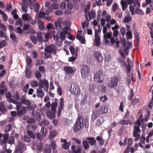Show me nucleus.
<instances>
[{"mask_svg":"<svg viewBox=\"0 0 153 153\" xmlns=\"http://www.w3.org/2000/svg\"><path fill=\"white\" fill-rule=\"evenodd\" d=\"M104 79V75H103L102 71L98 69L96 71L94 72V81L99 83H102Z\"/></svg>","mask_w":153,"mask_h":153,"instance_id":"1","label":"nucleus"},{"mask_svg":"<svg viewBox=\"0 0 153 153\" xmlns=\"http://www.w3.org/2000/svg\"><path fill=\"white\" fill-rule=\"evenodd\" d=\"M121 42L125 54L126 55H127L128 54L129 49L131 48L132 46V44L129 41L127 42L126 43L124 39L121 40Z\"/></svg>","mask_w":153,"mask_h":153,"instance_id":"2","label":"nucleus"},{"mask_svg":"<svg viewBox=\"0 0 153 153\" xmlns=\"http://www.w3.org/2000/svg\"><path fill=\"white\" fill-rule=\"evenodd\" d=\"M90 68L87 66L83 65L80 70L82 78L83 79L87 78L90 74Z\"/></svg>","mask_w":153,"mask_h":153,"instance_id":"3","label":"nucleus"},{"mask_svg":"<svg viewBox=\"0 0 153 153\" xmlns=\"http://www.w3.org/2000/svg\"><path fill=\"white\" fill-rule=\"evenodd\" d=\"M107 30L106 27L104 26L102 30L104 33L103 44L106 43L107 44L109 43V39H110L112 36L111 32L107 33Z\"/></svg>","mask_w":153,"mask_h":153,"instance_id":"4","label":"nucleus"},{"mask_svg":"<svg viewBox=\"0 0 153 153\" xmlns=\"http://www.w3.org/2000/svg\"><path fill=\"white\" fill-rule=\"evenodd\" d=\"M120 81L118 77L116 76H114L111 77L109 82L108 84L109 87L113 88L117 86Z\"/></svg>","mask_w":153,"mask_h":153,"instance_id":"5","label":"nucleus"},{"mask_svg":"<svg viewBox=\"0 0 153 153\" xmlns=\"http://www.w3.org/2000/svg\"><path fill=\"white\" fill-rule=\"evenodd\" d=\"M22 104L21 102L18 103L16 105L17 115L19 117L25 114L26 111V108L25 106H22Z\"/></svg>","mask_w":153,"mask_h":153,"instance_id":"6","label":"nucleus"},{"mask_svg":"<svg viewBox=\"0 0 153 153\" xmlns=\"http://www.w3.org/2000/svg\"><path fill=\"white\" fill-rule=\"evenodd\" d=\"M133 136L135 138V141H137L140 138V135L139 133L141 132V130L138 126H134L133 130Z\"/></svg>","mask_w":153,"mask_h":153,"instance_id":"7","label":"nucleus"},{"mask_svg":"<svg viewBox=\"0 0 153 153\" xmlns=\"http://www.w3.org/2000/svg\"><path fill=\"white\" fill-rule=\"evenodd\" d=\"M81 119H82L81 116L78 117L76 121L74 126L73 130L74 132L77 131L82 127L81 121Z\"/></svg>","mask_w":153,"mask_h":153,"instance_id":"8","label":"nucleus"},{"mask_svg":"<svg viewBox=\"0 0 153 153\" xmlns=\"http://www.w3.org/2000/svg\"><path fill=\"white\" fill-rule=\"evenodd\" d=\"M26 147L22 142H18V145L16 148V153H22L23 150L26 149Z\"/></svg>","mask_w":153,"mask_h":153,"instance_id":"9","label":"nucleus"},{"mask_svg":"<svg viewBox=\"0 0 153 153\" xmlns=\"http://www.w3.org/2000/svg\"><path fill=\"white\" fill-rule=\"evenodd\" d=\"M69 30V27L67 26H65L63 28L62 31H61L60 33V38L61 40H63L65 39L66 35L68 34V30Z\"/></svg>","mask_w":153,"mask_h":153,"instance_id":"10","label":"nucleus"},{"mask_svg":"<svg viewBox=\"0 0 153 153\" xmlns=\"http://www.w3.org/2000/svg\"><path fill=\"white\" fill-rule=\"evenodd\" d=\"M117 40H115V38L114 37H111L110 39H109V42L108 43L106 44V43L103 44L106 46H110L116 43V44L115 46V47L117 48L119 47V41H117Z\"/></svg>","mask_w":153,"mask_h":153,"instance_id":"11","label":"nucleus"},{"mask_svg":"<svg viewBox=\"0 0 153 153\" xmlns=\"http://www.w3.org/2000/svg\"><path fill=\"white\" fill-rule=\"evenodd\" d=\"M57 105V103L55 101L52 102L51 105V117H50V119H51V117L54 118L55 116V112L56 111V108Z\"/></svg>","mask_w":153,"mask_h":153,"instance_id":"12","label":"nucleus"},{"mask_svg":"<svg viewBox=\"0 0 153 153\" xmlns=\"http://www.w3.org/2000/svg\"><path fill=\"white\" fill-rule=\"evenodd\" d=\"M20 100L22 104H23L26 105V108L27 109L29 108V106L30 105L31 103L30 101L26 99V97L24 95H22L20 98Z\"/></svg>","mask_w":153,"mask_h":153,"instance_id":"13","label":"nucleus"},{"mask_svg":"<svg viewBox=\"0 0 153 153\" xmlns=\"http://www.w3.org/2000/svg\"><path fill=\"white\" fill-rule=\"evenodd\" d=\"M60 102L59 103L60 106L59 107L57 112V116L58 117L60 116L62 111L63 110L64 108V101L63 99L62 98H61L60 99Z\"/></svg>","mask_w":153,"mask_h":153,"instance_id":"14","label":"nucleus"},{"mask_svg":"<svg viewBox=\"0 0 153 153\" xmlns=\"http://www.w3.org/2000/svg\"><path fill=\"white\" fill-rule=\"evenodd\" d=\"M102 114L100 109H99L96 110L93 112L91 116V119L93 121H94L98 118L100 115Z\"/></svg>","mask_w":153,"mask_h":153,"instance_id":"15","label":"nucleus"},{"mask_svg":"<svg viewBox=\"0 0 153 153\" xmlns=\"http://www.w3.org/2000/svg\"><path fill=\"white\" fill-rule=\"evenodd\" d=\"M94 56L98 62H101L103 60V57L101 54L98 51H95L94 52Z\"/></svg>","mask_w":153,"mask_h":153,"instance_id":"16","label":"nucleus"},{"mask_svg":"<svg viewBox=\"0 0 153 153\" xmlns=\"http://www.w3.org/2000/svg\"><path fill=\"white\" fill-rule=\"evenodd\" d=\"M82 147L79 145L75 147L74 146H71V152L72 153H81V149Z\"/></svg>","mask_w":153,"mask_h":153,"instance_id":"17","label":"nucleus"},{"mask_svg":"<svg viewBox=\"0 0 153 153\" xmlns=\"http://www.w3.org/2000/svg\"><path fill=\"white\" fill-rule=\"evenodd\" d=\"M56 46L54 45H50L48 46V58L50 57V54L53 53V54H56Z\"/></svg>","mask_w":153,"mask_h":153,"instance_id":"18","label":"nucleus"},{"mask_svg":"<svg viewBox=\"0 0 153 153\" xmlns=\"http://www.w3.org/2000/svg\"><path fill=\"white\" fill-rule=\"evenodd\" d=\"M63 70L65 73L68 74H72L74 73L73 68L70 66H66L64 67Z\"/></svg>","mask_w":153,"mask_h":153,"instance_id":"19","label":"nucleus"},{"mask_svg":"<svg viewBox=\"0 0 153 153\" xmlns=\"http://www.w3.org/2000/svg\"><path fill=\"white\" fill-rule=\"evenodd\" d=\"M86 140L88 141L90 145L93 146L96 145V140L95 138L93 137H87L86 138Z\"/></svg>","mask_w":153,"mask_h":153,"instance_id":"20","label":"nucleus"},{"mask_svg":"<svg viewBox=\"0 0 153 153\" xmlns=\"http://www.w3.org/2000/svg\"><path fill=\"white\" fill-rule=\"evenodd\" d=\"M14 133V132L12 131L10 134V136L8 140V143L10 145L14 144L15 143L14 137L13 136V134Z\"/></svg>","mask_w":153,"mask_h":153,"instance_id":"21","label":"nucleus"},{"mask_svg":"<svg viewBox=\"0 0 153 153\" xmlns=\"http://www.w3.org/2000/svg\"><path fill=\"white\" fill-rule=\"evenodd\" d=\"M23 3L21 5L22 10L23 12L26 13L28 8V4L25 2V0H22Z\"/></svg>","mask_w":153,"mask_h":153,"instance_id":"22","label":"nucleus"},{"mask_svg":"<svg viewBox=\"0 0 153 153\" xmlns=\"http://www.w3.org/2000/svg\"><path fill=\"white\" fill-rule=\"evenodd\" d=\"M39 83L40 86L42 88H44L45 86L46 87V89H47L48 86V81L46 80H44L42 81L41 79L39 80Z\"/></svg>","mask_w":153,"mask_h":153,"instance_id":"23","label":"nucleus"},{"mask_svg":"<svg viewBox=\"0 0 153 153\" xmlns=\"http://www.w3.org/2000/svg\"><path fill=\"white\" fill-rule=\"evenodd\" d=\"M3 139L2 141V144L3 145L7 143L8 141V139L9 137V134L8 133L6 132L3 135Z\"/></svg>","mask_w":153,"mask_h":153,"instance_id":"24","label":"nucleus"},{"mask_svg":"<svg viewBox=\"0 0 153 153\" xmlns=\"http://www.w3.org/2000/svg\"><path fill=\"white\" fill-rule=\"evenodd\" d=\"M41 87L39 86V87L37 88L36 92L38 94L37 96L39 97L42 98L44 96L43 91L41 89Z\"/></svg>","mask_w":153,"mask_h":153,"instance_id":"25","label":"nucleus"},{"mask_svg":"<svg viewBox=\"0 0 153 153\" xmlns=\"http://www.w3.org/2000/svg\"><path fill=\"white\" fill-rule=\"evenodd\" d=\"M22 18L25 21H29L32 19L31 16L28 13H25L22 15Z\"/></svg>","mask_w":153,"mask_h":153,"instance_id":"26","label":"nucleus"},{"mask_svg":"<svg viewBox=\"0 0 153 153\" xmlns=\"http://www.w3.org/2000/svg\"><path fill=\"white\" fill-rule=\"evenodd\" d=\"M118 123L121 125H128V124L131 125L132 124V122L129 120H122L119 121Z\"/></svg>","mask_w":153,"mask_h":153,"instance_id":"27","label":"nucleus"},{"mask_svg":"<svg viewBox=\"0 0 153 153\" xmlns=\"http://www.w3.org/2000/svg\"><path fill=\"white\" fill-rule=\"evenodd\" d=\"M86 14L88 17L89 18L90 20L91 19V18L94 19L95 16V11L94 10H92L90 12L87 13Z\"/></svg>","mask_w":153,"mask_h":153,"instance_id":"28","label":"nucleus"},{"mask_svg":"<svg viewBox=\"0 0 153 153\" xmlns=\"http://www.w3.org/2000/svg\"><path fill=\"white\" fill-rule=\"evenodd\" d=\"M102 114L106 113L108 111V108L105 105H102L99 108Z\"/></svg>","mask_w":153,"mask_h":153,"instance_id":"29","label":"nucleus"},{"mask_svg":"<svg viewBox=\"0 0 153 153\" xmlns=\"http://www.w3.org/2000/svg\"><path fill=\"white\" fill-rule=\"evenodd\" d=\"M95 45L97 46H99L101 45L100 43V38L99 35H95Z\"/></svg>","mask_w":153,"mask_h":153,"instance_id":"30","label":"nucleus"},{"mask_svg":"<svg viewBox=\"0 0 153 153\" xmlns=\"http://www.w3.org/2000/svg\"><path fill=\"white\" fill-rule=\"evenodd\" d=\"M134 38L136 40L137 45H139V40L140 39V36L138 32L137 31H135L134 33Z\"/></svg>","mask_w":153,"mask_h":153,"instance_id":"31","label":"nucleus"},{"mask_svg":"<svg viewBox=\"0 0 153 153\" xmlns=\"http://www.w3.org/2000/svg\"><path fill=\"white\" fill-rule=\"evenodd\" d=\"M26 62L27 65L30 67L32 66L33 65L32 60L30 57L27 56L26 57Z\"/></svg>","mask_w":153,"mask_h":153,"instance_id":"32","label":"nucleus"},{"mask_svg":"<svg viewBox=\"0 0 153 153\" xmlns=\"http://www.w3.org/2000/svg\"><path fill=\"white\" fill-rule=\"evenodd\" d=\"M73 86L74 85V88H75L76 89V93L75 94H79L80 92V91L79 89V85L77 84L74 83H72Z\"/></svg>","mask_w":153,"mask_h":153,"instance_id":"33","label":"nucleus"},{"mask_svg":"<svg viewBox=\"0 0 153 153\" xmlns=\"http://www.w3.org/2000/svg\"><path fill=\"white\" fill-rule=\"evenodd\" d=\"M48 146L53 150V152L55 153L56 152V151L55 150L56 148V146L54 141L53 140L51 141V144Z\"/></svg>","mask_w":153,"mask_h":153,"instance_id":"34","label":"nucleus"},{"mask_svg":"<svg viewBox=\"0 0 153 153\" xmlns=\"http://www.w3.org/2000/svg\"><path fill=\"white\" fill-rule=\"evenodd\" d=\"M37 40L39 42H42L43 41L42 34L41 32H38L36 34Z\"/></svg>","mask_w":153,"mask_h":153,"instance_id":"35","label":"nucleus"},{"mask_svg":"<svg viewBox=\"0 0 153 153\" xmlns=\"http://www.w3.org/2000/svg\"><path fill=\"white\" fill-rule=\"evenodd\" d=\"M82 144L84 149L86 150L89 148V142L87 140H84L82 142Z\"/></svg>","mask_w":153,"mask_h":153,"instance_id":"36","label":"nucleus"},{"mask_svg":"<svg viewBox=\"0 0 153 153\" xmlns=\"http://www.w3.org/2000/svg\"><path fill=\"white\" fill-rule=\"evenodd\" d=\"M69 50L71 53L73 54H75L76 55V54H77L78 48H76V50H75V48L72 46H70L69 47Z\"/></svg>","mask_w":153,"mask_h":153,"instance_id":"37","label":"nucleus"},{"mask_svg":"<svg viewBox=\"0 0 153 153\" xmlns=\"http://www.w3.org/2000/svg\"><path fill=\"white\" fill-rule=\"evenodd\" d=\"M121 4L122 6V10L123 11L125 10L128 7V4L126 1L123 0L121 1Z\"/></svg>","mask_w":153,"mask_h":153,"instance_id":"38","label":"nucleus"},{"mask_svg":"<svg viewBox=\"0 0 153 153\" xmlns=\"http://www.w3.org/2000/svg\"><path fill=\"white\" fill-rule=\"evenodd\" d=\"M10 37L11 39L14 42H17L19 41L18 38L16 36L15 34L13 33L10 34Z\"/></svg>","mask_w":153,"mask_h":153,"instance_id":"39","label":"nucleus"},{"mask_svg":"<svg viewBox=\"0 0 153 153\" xmlns=\"http://www.w3.org/2000/svg\"><path fill=\"white\" fill-rule=\"evenodd\" d=\"M39 8L40 5L38 3L36 2L34 4L33 6V9L35 12H38L39 10Z\"/></svg>","mask_w":153,"mask_h":153,"instance_id":"40","label":"nucleus"},{"mask_svg":"<svg viewBox=\"0 0 153 153\" xmlns=\"http://www.w3.org/2000/svg\"><path fill=\"white\" fill-rule=\"evenodd\" d=\"M96 140L99 142V144L100 145H102L104 143L103 139L100 136H98L96 137Z\"/></svg>","mask_w":153,"mask_h":153,"instance_id":"41","label":"nucleus"},{"mask_svg":"<svg viewBox=\"0 0 153 153\" xmlns=\"http://www.w3.org/2000/svg\"><path fill=\"white\" fill-rule=\"evenodd\" d=\"M25 72L26 77L28 78H31V77L32 72L30 70L26 69Z\"/></svg>","mask_w":153,"mask_h":153,"instance_id":"42","label":"nucleus"},{"mask_svg":"<svg viewBox=\"0 0 153 153\" xmlns=\"http://www.w3.org/2000/svg\"><path fill=\"white\" fill-rule=\"evenodd\" d=\"M71 143L70 142L64 143L62 145V148L65 149H69L71 145Z\"/></svg>","mask_w":153,"mask_h":153,"instance_id":"43","label":"nucleus"},{"mask_svg":"<svg viewBox=\"0 0 153 153\" xmlns=\"http://www.w3.org/2000/svg\"><path fill=\"white\" fill-rule=\"evenodd\" d=\"M29 37L33 44H37V39H36L35 36L30 35V36Z\"/></svg>","mask_w":153,"mask_h":153,"instance_id":"44","label":"nucleus"},{"mask_svg":"<svg viewBox=\"0 0 153 153\" xmlns=\"http://www.w3.org/2000/svg\"><path fill=\"white\" fill-rule=\"evenodd\" d=\"M90 7V5L87 4L85 6V9L84 10V12L85 13V17L86 20H88V16H87V15L86 14L87 13V12L89 10Z\"/></svg>","mask_w":153,"mask_h":153,"instance_id":"45","label":"nucleus"},{"mask_svg":"<svg viewBox=\"0 0 153 153\" xmlns=\"http://www.w3.org/2000/svg\"><path fill=\"white\" fill-rule=\"evenodd\" d=\"M35 76L39 80H41V75L40 73L38 70L35 71Z\"/></svg>","mask_w":153,"mask_h":153,"instance_id":"46","label":"nucleus"},{"mask_svg":"<svg viewBox=\"0 0 153 153\" xmlns=\"http://www.w3.org/2000/svg\"><path fill=\"white\" fill-rule=\"evenodd\" d=\"M135 13L137 14H139L141 15H143L144 14V13L142 10L140 9H138V8H137L135 10Z\"/></svg>","mask_w":153,"mask_h":153,"instance_id":"47","label":"nucleus"},{"mask_svg":"<svg viewBox=\"0 0 153 153\" xmlns=\"http://www.w3.org/2000/svg\"><path fill=\"white\" fill-rule=\"evenodd\" d=\"M56 132L55 131H52L50 132L49 135V139H51L56 135Z\"/></svg>","mask_w":153,"mask_h":153,"instance_id":"48","label":"nucleus"},{"mask_svg":"<svg viewBox=\"0 0 153 153\" xmlns=\"http://www.w3.org/2000/svg\"><path fill=\"white\" fill-rule=\"evenodd\" d=\"M33 117H35L36 120L38 121H40L41 120V115L39 113H36Z\"/></svg>","mask_w":153,"mask_h":153,"instance_id":"49","label":"nucleus"},{"mask_svg":"<svg viewBox=\"0 0 153 153\" xmlns=\"http://www.w3.org/2000/svg\"><path fill=\"white\" fill-rule=\"evenodd\" d=\"M13 97L15 98V100H19L20 96L18 92L16 91L14 93Z\"/></svg>","mask_w":153,"mask_h":153,"instance_id":"50","label":"nucleus"},{"mask_svg":"<svg viewBox=\"0 0 153 153\" xmlns=\"http://www.w3.org/2000/svg\"><path fill=\"white\" fill-rule=\"evenodd\" d=\"M27 134L32 139H34L35 138V135L30 130H28L27 131Z\"/></svg>","mask_w":153,"mask_h":153,"instance_id":"51","label":"nucleus"},{"mask_svg":"<svg viewBox=\"0 0 153 153\" xmlns=\"http://www.w3.org/2000/svg\"><path fill=\"white\" fill-rule=\"evenodd\" d=\"M16 25L22 27L23 25L22 21L21 18L19 19L16 22Z\"/></svg>","mask_w":153,"mask_h":153,"instance_id":"52","label":"nucleus"},{"mask_svg":"<svg viewBox=\"0 0 153 153\" xmlns=\"http://www.w3.org/2000/svg\"><path fill=\"white\" fill-rule=\"evenodd\" d=\"M12 125L11 124H9L8 125L6 126L5 128L4 132H7L10 131L12 129Z\"/></svg>","mask_w":153,"mask_h":153,"instance_id":"53","label":"nucleus"},{"mask_svg":"<svg viewBox=\"0 0 153 153\" xmlns=\"http://www.w3.org/2000/svg\"><path fill=\"white\" fill-rule=\"evenodd\" d=\"M41 133L42 134L43 136H45L47 134L46 129L44 127H42L41 130Z\"/></svg>","mask_w":153,"mask_h":153,"instance_id":"54","label":"nucleus"},{"mask_svg":"<svg viewBox=\"0 0 153 153\" xmlns=\"http://www.w3.org/2000/svg\"><path fill=\"white\" fill-rule=\"evenodd\" d=\"M126 37L128 39H131L132 38V33L131 31H128L126 34Z\"/></svg>","mask_w":153,"mask_h":153,"instance_id":"55","label":"nucleus"},{"mask_svg":"<svg viewBox=\"0 0 153 153\" xmlns=\"http://www.w3.org/2000/svg\"><path fill=\"white\" fill-rule=\"evenodd\" d=\"M45 15V14L44 12H40L38 14H37L36 15V17L37 19L42 18Z\"/></svg>","mask_w":153,"mask_h":153,"instance_id":"56","label":"nucleus"},{"mask_svg":"<svg viewBox=\"0 0 153 153\" xmlns=\"http://www.w3.org/2000/svg\"><path fill=\"white\" fill-rule=\"evenodd\" d=\"M133 3L134 6L137 8H139L140 6V4L138 0L134 1Z\"/></svg>","mask_w":153,"mask_h":153,"instance_id":"57","label":"nucleus"},{"mask_svg":"<svg viewBox=\"0 0 153 153\" xmlns=\"http://www.w3.org/2000/svg\"><path fill=\"white\" fill-rule=\"evenodd\" d=\"M30 84L32 87H37L39 86V83L37 81H33L30 82Z\"/></svg>","mask_w":153,"mask_h":153,"instance_id":"58","label":"nucleus"},{"mask_svg":"<svg viewBox=\"0 0 153 153\" xmlns=\"http://www.w3.org/2000/svg\"><path fill=\"white\" fill-rule=\"evenodd\" d=\"M29 84L27 83L25 86L22 89V91L25 93H26L27 92V90L29 88Z\"/></svg>","mask_w":153,"mask_h":153,"instance_id":"59","label":"nucleus"},{"mask_svg":"<svg viewBox=\"0 0 153 153\" xmlns=\"http://www.w3.org/2000/svg\"><path fill=\"white\" fill-rule=\"evenodd\" d=\"M15 31L18 33L22 34L23 33V31L21 28L19 27H17L15 29Z\"/></svg>","mask_w":153,"mask_h":153,"instance_id":"60","label":"nucleus"},{"mask_svg":"<svg viewBox=\"0 0 153 153\" xmlns=\"http://www.w3.org/2000/svg\"><path fill=\"white\" fill-rule=\"evenodd\" d=\"M0 111L3 112L6 111V107L3 104H0Z\"/></svg>","mask_w":153,"mask_h":153,"instance_id":"61","label":"nucleus"},{"mask_svg":"<svg viewBox=\"0 0 153 153\" xmlns=\"http://www.w3.org/2000/svg\"><path fill=\"white\" fill-rule=\"evenodd\" d=\"M43 144L41 143H39L37 146V149L39 152H41L42 150Z\"/></svg>","mask_w":153,"mask_h":153,"instance_id":"62","label":"nucleus"},{"mask_svg":"<svg viewBox=\"0 0 153 153\" xmlns=\"http://www.w3.org/2000/svg\"><path fill=\"white\" fill-rule=\"evenodd\" d=\"M134 94L133 93V91L132 89H131L130 92V94L128 97V99L129 100H131V99L134 97Z\"/></svg>","mask_w":153,"mask_h":153,"instance_id":"63","label":"nucleus"},{"mask_svg":"<svg viewBox=\"0 0 153 153\" xmlns=\"http://www.w3.org/2000/svg\"><path fill=\"white\" fill-rule=\"evenodd\" d=\"M107 97L106 95L102 96L100 97V100H101L103 103L107 100Z\"/></svg>","mask_w":153,"mask_h":153,"instance_id":"64","label":"nucleus"}]
</instances>
